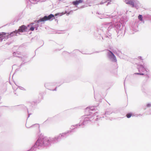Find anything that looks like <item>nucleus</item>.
Returning <instances> with one entry per match:
<instances>
[{
    "mask_svg": "<svg viewBox=\"0 0 151 151\" xmlns=\"http://www.w3.org/2000/svg\"><path fill=\"white\" fill-rule=\"evenodd\" d=\"M54 17V16L52 14H50L48 16H45L44 17L40 18L37 21L38 22H43L47 20H50L51 18Z\"/></svg>",
    "mask_w": 151,
    "mask_h": 151,
    "instance_id": "nucleus-1",
    "label": "nucleus"
},
{
    "mask_svg": "<svg viewBox=\"0 0 151 151\" xmlns=\"http://www.w3.org/2000/svg\"><path fill=\"white\" fill-rule=\"evenodd\" d=\"M109 52L110 54H108L110 58L111 59H112V60L115 62L116 61V59L115 56L113 53L110 51L109 50Z\"/></svg>",
    "mask_w": 151,
    "mask_h": 151,
    "instance_id": "nucleus-2",
    "label": "nucleus"
},
{
    "mask_svg": "<svg viewBox=\"0 0 151 151\" xmlns=\"http://www.w3.org/2000/svg\"><path fill=\"white\" fill-rule=\"evenodd\" d=\"M134 0H125V3L131 5L132 7H134Z\"/></svg>",
    "mask_w": 151,
    "mask_h": 151,
    "instance_id": "nucleus-3",
    "label": "nucleus"
},
{
    "mask_svg": "<svg viewBox=\"0 0 151 151\" xmlns=\"http://www.w3.org/2000/svg\"><path fill=\"white\" fill-rule=\"evenodd\" d=\"M27 27L25 26L24 25H22L19 27L18 31L20 32H22L25 31Z\"/></svg>",
    "mask_w": 151,
    "mask_h": 151,
    "instance_id": "nucleus-4",
    "label": "nucleus"
},
{
    "mask_svg": "<svg viewBox=\"0 0 151 151\" xmlns=\"http://www.w3.org/2000/svg\"><path fill=\"white\" fill-rule=\"evenodd\" d=\"M7 33L5 32L0 33V41H2L3 39L6 38V36Z\"/></svg>",
    "mask_w": 151,
    "mask_h": 151,
    "instance_id": "nucleus-5",
    "label": "nucleus"
},
{
    "mask_svg": "<svg viewBox=\"0 0 151 151\" xmlns=\"http://www.w3.org/2000/svg\"><path fill=\"white\" fill-rule=\"evenodd\" d=\"M83 2V1L82 0H78L73 2L72 3L74 5L76 6L82 3Z\"/></svg>",
    "mask_w": 151,
    "mask_h": 151,
    "instance_id": "nucleus-6",
    "label": "nucleus"
},
{
    "mask_svg": "<svg viewBox=\"0 0 151 151\" xmlns=\"http://www.w3.org/2000/svg\"><path fill=\"white\" fill-rule=\"evenodd\" d=\"M33 23H31V24L30 25L31 26V27L29 29V30L33 31L34 29L35 28L36 30H37V27H38V24H36L35 25V27L31 25L33 24Z\"/></svg>",
    "mask_w": 151,
    "mask_h": 151,
    "instance_id": "nucleus-7",
    "label": "nucleus"
},
{
    "mask_svg": "<svg viewBox=\"0 0 151 151\" xmlns=\"http://www.w3.org/2000/svg\"><path fill=\"white\" fill-rule=\"evenodd\" d=\"M132 116V113H128L126 115V116L127 118H130Z\"/></svg>",
    "mask_w": 151,
    "mask_h": 151,
    "instance_id": "nucleus-8",
    "label": "nucleus"
},
{
    "mask_svg": "<svg viewBox=\"0 0 151 151\" xmlns=\"http://www.w3.org/2000/svg\"><path fill=\"white\" fill-rule=\"evenodd\" d=\"M138 19L142 21V17L141 15H139L138 17Z\"/></svg>",
    "mask_w": 151,
    "mask_h": 151,
    "instance_id": "nucleus-9",
    "label": "nucleus"
},
{
    "mask_svg": "<svg viewBox=\"0 0 151 151\" xmlns=\"http://www.w3.org/2000/svg\"><path fill=\"white\" fill-rule=\"evenodd\" d=\"M146 106L147 107H150L151 106V104H147Z\"/></svg>",
    "mask_w": 151,
    "mask_h": 151,
    "instance_id": "nucleus-10",
    "label": "nucleus"
},
{
    "mask_svg": "<svg viewBox=\"0 0 151 151\" xmlns=\"http://www.w3.org/2000/svg\"><path fill=\"white\" fill-rule=\"evenodd\" d=\"M40 141H40V139H38V140L37 141V142H36V143H37V144H38V143H39V142H40Z\"/></svg>",
    "mask_w": 151,
    "mask_h": 151,
    "instance_id": "nucleus-11",
    "label": "nucleus"
},
{
    "mask_svg": "<svg viewBox=\"0 0 151 151\" xmlns=\"http://www.w3.org/2000/svg\"><path fill=\"white\" fill-rule=\"evenodd\" d=\"M136 74H138V75H143V73L141 74V73H136Z\"/></svg>",
    "mask_w": 151,
    "mask_h": 151,
    "instance_id": "nucleus-12",
    "label": "nucleus"
},
{
    "mask_svg": "<svg viewBox=\"0 0 151 151\" xmlns=\"http://www.w3.org/2000/svg\"><path fill=\"white\" fill-rule=\"evenodd\" d=\"M14 32L16 33H17L18 32V31H15Z\"/></svg>",
    "mask_w": 151,
    "mask_h": 151,
    "instance_id": "nucleus-13",
    "label": "nucleus"
},
{
    "mask_svg": "<svg viewBox=\"0 0 151 151\" xmlns=\"http://www.w3.org/2000/svg\"><path fill=\"white\" fill-rule=\"evenodd\" d=\"M57 15V14H55V16H56Z\"/></svg>",
    "mask_w": 151,
    "mask_h": 151,
    "instance_id": "nucleus-14",
    "label": "nucleus"
},
{
    "mask_svg": "<svg viewBox=\"0 0 151 151\" xmlns=\"http://www.w3.org/2000/svg\"><path fill=\"white\" fill-rule=\"evenodd\" d=\"M11 34H12V33H11L10 34V35H11Z\"/></svg>",
    "mask_w": 151,
    "mask_h": 151,
    "instance_id": "nucleus-15",
    "label": "nucleus"
}]
</instances>
